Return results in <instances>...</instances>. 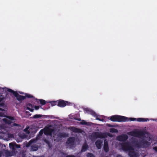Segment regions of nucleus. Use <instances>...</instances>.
I'll return each instance as SVG.
<instances>
[{"label": "nucleus", "mask_w": 157, "mask_h": 157, "mask_svg": "<svg viewBox=\"0 0 157 157\" xmlns=\"http://www.w3.org/2000/svg\"><path fill=\"white\" fill-rule=\"evenodd\" d=\"M1 101V99H0V101Z\"/></svg>", "instance_id": "45"}, {"label": "nucleus", "mask_w": 157, "mask_h": 157, "mask_svg": "<svg viewBox=\"0 0 157 157\" xmlns=\"http://www.w3.org/2000/svg\"><path fill=\"white\" fill-rule=\"evenodd\" d=\"M66 157H76V156L73 155H67Z\"/></svg>", "instance_id": "35"}, {"label": "nucleus", "mask_w": 157, "mask_h": 157, "mask_svg": "<svg viewBox=\"0 0 157 157\" xmlns=\"http://www.w3.org/2000/svg\"><path fill=\"white\" fill-rule=\"evenodd\" d=\"M92 136L95 138H102L105 137V135L104 133H100L98 132H96L92 134Z\"/></svg>", "instance_id": "8"}, {"label": "nucleus", "mask_w": 157, "mask_h": 157, "mask_svg": "<svg viewBox=\"0 0 157 157\" xmlns=\"http://www.w3.org/2000/svg\"><path fill=\"white\" fill-rule=\"evenodd\" d=\"M34 141V140H30L29 143V145H31L32 143H33Z\"/></svg>", "instance_id": "33"}, {"label": "nucleus", "mask_w": 157, "mask_h": 157, "mask_svg": "<svg viewBox=\"0 0 157 157\" xmlns=\"http://www.w3.org/2000/svg\"><path fill=\"white\" fill-rule=\"evenodd\" d=\"M14 126H17V124H16V123H14Z\"/></svg>", "instance_id": "42"}, {"label": "nucleus", "mask_w": 157, "mask_h": 157, "mask_svg": "<svg viewBox=\"0 0 157 157\" xmlns=\"http://www.w3.org/2000/svg\"><path fill=\"white\" fill-rule=\"evenodd\" d=\"M27 109L29 110L31 112L33 111V109L31 108H33V105L30 103H28L26 105Z\"/></svg>", "instance_id": "19"}, {"label": "nucleus", "mask_w": 157, "mask_h": 157, "mask_svg": "<svg viewBox=\"0 0 157 157\" xmlns=\"http://www.w3.org/2000/svg\"><path fill=\"white\" fill-rule=\"evenodd\" d=\"M3 115V114L2 113H0V116L2 117Z\"/></svg>", "instance_id": "40"}, {"label": "nucleus", "mask_w": 157, "mask_h": 157, "mask_svg": "<svg viewBox=\"0 0 157 157\" xmlns=\"http://www.w3.org/2000/svg\"><path fill=\"white\" fill-rule=\"evenodd\" d=\"M91 110H92L87 108H86L84 109L85 111H86V113L89 114L90 113V112L91 111Z\"/></svg>", "instance_id": "27"}, {"label": "nucleus", "mask_w": 157, "mask_h": 157, "mask_svg": "<svg viewBox=\"0 0 157 157\" xmlns=\"http://www.w3.org/2000/svg\"><path fill=\"white\" fill-rule=\"evenodd\" d=\"M40 107L39 106H35L34 108L36 110H38L39 108Z\"/></svg>", "instance_id": "36"}, {"label": "nucleus", "mask_w": 157, "mask_h": 157, "mask_svg": "<svg viewBox=\"0 0 157 157\" xmlns=\"http://www.w3.org/2000/svg\"><path fill=\"white\" fill-rule=\"evenodd\" d=\"M127 118L126 117L119 116L118 115H114L108 118V119L113 122H125Z\"/></svg>", "instance_id": "1"}, {"label": "nucleus", "mask_w": 157, "mask_h": 157, "mask_svg": "<svg viewBox=\"0 0 157 157\" xmlns=\"http://www.w3.org/2000/svg\"><path fill=\"white\" fill-rule=\"evenodd\" d=\"M76 120L78 121H80L81 119L80 118H78L76 119Z\"/></svg>", "instance_id": "41"}, {"label": "nucleus", "mask_w": 157, "mask_h": 157, "mask_svg": "<svg viewBox=\"0 0 157 157\" xmlns=\"http://www.w3.org/2000/svg\"><path fill=\"white\" fill-rule=\"evenodd\" d=\"M43 133V131L42 130H41L39 132V134L40 136H41Z\"/></svg>", "instance_id": "34"}, {"label": "nucleus", "mask_w": 157, "mask_h": 157, "mask_svg": "<svg viewBox=\"0 0 157 157\" xmlns=\"http://www.w3.org/2000/svg\"><path fill=\"white\" fill-rule=\"evenodd\" d=\"M71 130L73 132L75 133H81L82 132L81 130L80 129L74 127H72Z\"/></svg>", "instance_id": "17"}, {"label": "nucleus", "mask_w": 157, "mask_h": 157, "mask_svg": "<svg viewBox=\"0 0 157 157\" xmlns=\"http://www.w3.org/2000/svg\"><path fill=\"white\" fill-rule=\"evenodd\" d=\"M127 118L126 120V121H137L141 122H146L149 120L148 118H139L137 119L134 118H128L126 117Z\"/></svg>", "instance_id": "5"}, {"label": "nucleus", "mask_w": 157, "mask_h": 157, "mask_svg": "<svg viewBox=\"0 0 157 157\" xmlns=\"http://www.w3.org/2000/svg\"><path fill=\"white\" fill-rule=\"evenodd\" d=\"M53 131L54 130L53 129L48 128L44 130V133L45 134L47 133V134L49 135H51Z\"/></svg>", "instance_id": "20"}, {"label": "nucleus", "mask_w": 157, "mask_h": 157, "mask_svg": "<svg viewBox=\"0 0 157 157\" xmlns=\"http://www.w3.org/2000/svg\"><path fill=\"white\" fill-rule=\"evenodd\" d=\"M38 148V145L36 144L33 145L31 146V149L33 151L37 150Z\"/></svg>", "instance_id": "21"}, {"label": "nucleus", "mask_w": 157, "mask_h": 157, "mask_svg": "<svg viewBox=\"0 0 157 157\" xmlns=\"http://www.w3.org/2000/svg\"><path fill=\"white\" fill-rule=\"evenodd\" d=\"M75 138L74 137H70L68 139L66 144L67 145H69L71 148H72L74 147V145L75 144Z\"/></svg>", "instance_id": "7"}, {"label": "nucleus", "mask_w": 157, "mask_h": 157, "mask_svg": "<svg viewBox=\"0 0 157 157\" xmlns=\"http://www.w3.org/2000/svg\"><path fill=\"white\" fill-rule=\"evenodd\" d=\"M128 136L126 134H123L117 136V140L120 141H125L128 138Z\"/></svg>", "instance_id": "11"}, {"label": "nucleus", "mask_w": 157, "mask_h": 157, "mask_svg": "<svg viewBox=\"0 0 157 157\" xmlns=\"http://www.w3.org/2000/svg\"><path fill=\"white\" fill-rule=\"evenodd\" d=\"M107 126H108V127H114V126L113 125L110 124H107Z\"/></svg>", "instance_id": "37"}, {"label": "nucleus", "mask_w": 157, "mask_h": 157, "mask_svg": "<svg viewBox=\"0 0 157 157\" xmlns=\"http://www.w3.org/2000/svg\"><path fill=\"white\" fill-rule=\"evenodd\" d=\"M25 96L26 97V98H34V97L33 96L29 94H26Z\"/></svg>", "instance_id": "30"}, {"label": "nucleus", "mask_w": 157, "mask_h": 157, "mask_svg": "<svg viewBox=\"0 0 157 157\" xmlns=\"http://www.w3.org/2000/svg\"><path fill=\"white\" fill-rule=\"evenodd\" d=\"M11 135L13 136V135L12 134H11Z\"/></svg>", "instance_id": "46"}, {"label": "nucleus", "mask_w": 157, "mask_h": 157, "mask_svg": "<svg viewBox=\"0 0 157 157\" xmlns=\"http://www.w3.org/2000/svg\"><path fill=\"white\" fill-rule=\"evenodd\" d=\"M44 141L45 143L48 144V146H49L50 145V142L48 140L46 139H44Z\"/></svg>", "instance_id": "31"}, {"label": "nucleus", "mask_w": 157, "mask_h": 157, "mask_svg": "<svg viewBox=\"0 0 157 157\" xmlns=\"http://www.w3.org/2000/svg\"><path fill=\"white\" fill-rule=\"evenodd\" d=\"M4 105V104L3 103H1L0 104V105L1 106H3Z\"/></svg>", "instance_id": "39"}, {"label": "nucleus", "mask_w": 157, "mask_h": 157, "mask_svg": "<svg viewBox=\"0 0 157 157\" xmlns=\"http://www.w3.org/2000/svg\"><path fill=\"white\" fill-rule=\"evenodd\" d=\"M58 106L60 107H63L66 105H69L68 102L62 100H58Z\"/></svg>", "instance_id": "9"}, {"label": "nucleus", "mask_w": 157, "mask_h": 157, "mask_svg": "<svg viewBox=\"0 0 157 157\" xmlns=\"http://www.w3.org/2000/svg\"><path fill=\"white\" fill-rule=\"evenodd\" d=\"M3 121L6 123L8 124H10L12 122L9 120H8L6 118H4L3 119Z\"/></svg>", "instance_id": "23"}, {"label": "nucleus", "mask_w": 157, "mask_h": 157, "mask_svg": "<svg viewBox=\"0 0 157 157\" xmlns=\"http://www.w3.org/2000/svg\"><path fill=\"white\" fill-rule=\"evenodd\" d=\"M6 117L11 120H13L14 119V117L12 116H8Z\"/></svg>", "instance_id": "32"}, {"label": "nucleus", "mask_w": 157, "mask_h": 157, "mask_svg": "<svg viewBox=\"0 0 157 157\" xmlns=\"http://www.w3.org/2000/svg\"><path fill=\"white\" fill-rule=\"evenodd\" d=\"M90 114L92 115L94 117H96V119L100 121H104L103 119H101L100 118L101 116L98 115L94 111L91 110L90 113Z\"/></svg>", "instance_id": "12"}, {"label": "nucleus", "mask_w": 157, "mask_h": 157, "mask_svg": "<svg viewBox=\"0 0 157 157\" xmlns=\"http://www.w3.org/2000/svg\"><path fill=\"white\" fill-rule=\"evenodd\" d=\"M110 132L112 133H117L118 131L117 129L111 128L110 129Z\"/></svg>", "instance_id": "25"}, {"label": "nucleus", "mask_w": 157, "mask_h": 157, "mask_svg": "<svg viewBox=\"0 0 157 157\" xmlns=\"http://www.w3.org/2000/svg\"><path fill=\"white\" fill-rule=\"evenodd\" d=\"M128 155L130 157H138V154L134 151H129Z\"/></svg>", "instance_id": "15"}, {"label": "nucleus", "mask_w": 157, "mask_h": 157, "mask_svg": "<svg viewBox=\"0 0 157 157\" xmlns=\"http://www.w3.org/2000/svg\"><path fill=\"white\" fill-rule=\"evenodd\" d=\"M57 136L58 137L62 139L64 138L68 137L69 136V135L68 133L64 132H59L57 134Z\"/></svg>", "instance_id": "13"}, {"label": "nucleus", "mask_w": 157, "mask_h": 157, "mask_svg": "<svg viewBox=\"0 0 157 157\" xmlns=\"http://www.w3.org/2000/svg\"><path fill=\"white\" fill-rule=\"evenodd\" d=\"M6 91L13 94L16 98L17 99L18 101H21L26 98V97L24 96H22L18 94L17 91H15L10 88H6Z\"/></svg>", "instance_id": "4"}, {"label": "nucleus", "mask_w": 157, "mask_h": 157, "mask_svg": "<svg viewBox=\"0 0 157 157\" xmlns=\"http://www.w3.org/2000/svg\"><path fill=\"white\" fill-rule=\"evenodd\" d=\"M10 148L13 151L16 150V148H20V146L17 144L15 142H13L9 144Z\"/></svg>", "instance_id": "10"}, {"label": "nucleus", "mask_w": 157, "mask_h": 157, "mask_svg": "<svg viewBox=\"0 0 157 157\" xmlns=\"http://www.w3.org/2000/svg\"><path fill=\"white\" fill-rule=\"evenodd\" d=\"M86 156L87 157H94L93 154L90 153H89L87 154Z\"/></svg>", "instance_id": "29"}, {"label": "nucleus", "mask_w": 157, "mask_h": 157, "mask_svg": "<svg viewBox=\"0 0 157 157\" xmlns=\"http://www.w3.org/2000/svg\"><path fill=\"white\" fill-rule=\"evenodd\" d=\"M121 147L124 151H134L132 146L129 142H125L121 144Z\"/></svg>", "instance_id": "2"}, {"label": "nucleus", "mask_w": 157, "mask_h": 157, "mask_svg": "<svg viewBox=\"0 0 157 157\" xmlns=\"http://www.w3.org/2000/svg\"><path fill=\"white\" fill-rule=\"evenodd\" d=\"M132 133V136L139 137L143 136L146 134L145 132L143 131H134Z\"/></svg>", "instance_id": "6"}, {"label": "nucleus", "mask_w": 157, "mask_h": 157, "mask_svg": "<svg viewBox=\"0 0 157 157\" xmlns=\"http://www.w3.org/2000/svg\"><path fill=\"white\" fill-rule=\"evenodd\" d=\"M102 143V141L100 140H97L96 141L95 144L98 149H99L101 148Z\"/></svg>", "instance_id": "14"}, {"label": "nucleus", "mask_w": 157, "mask_h": 157, "mask_svg": "<svg viewBox=\"0 0 157 157\" xmlns=\"http://www.w3.org/2000/svg\"><path fill=\"white\" fill-rule=\"evenodd\" d=\"M153 149H154L157 152V147H155L153 148Z\"/></svg>", "instance_id": "38"}, {"label": "nucleus", "mask_w": 157, "mask_h": 157, "mask_svg": "<svg viewBox=\"0 0 157 157\" xmlns=\"http://www.w3.org/2000/svg\"><path fill=\"white\" fill-rule=\"evenodd\" d=\"M51 103L52 106H54L56 105L58 106V100L56 101H52L50 102Z\"/></svg>", "instance_id": "24"}, {"label": "nucleus", "mask_w": 157, "mask_h": 157, "mask_svg": "<svg viewBox=\"0 0 157 157\" xmlns=\"http://www.w3.org/2000/svg\"><path fill=\"white\" fill-rule=\"evenodd\" d=\"M89 148V147L87 144L86 143L85 144L83 145L82 146V149L81 150V152H85Z\"/></svg>", "instance_id": "18"}, {"label": "nucleus", "mask_w": 157, "mask_h": 157, "mask_svg": "<svg viewBox=\"0 0 157 157\" xmlns=\"http://www.w3.org/2000/svg\"><path fill=\"white\" fill-rule=\"evenodd\" d=\"M20 93L21 94H23V93L22 92H20Z\"/></svg>", "instance_id": "44"}, {"label": "nucleus", "mask_w": 157, "mask_h": 157, "mask_svg": "<svg viewBox=\"0 0 157 157\" xmlns=\"http://www.w3.org/2000/svg\"><path fill=\"white\" fill-rule=\"evenodd\" d=\"M43 115L40 114H36L33 116V118L34 119H37L41 118Z\"/></svg>", "instance_id": "26"}, {"label": "nucleus", "mask_w": 157, "mask_h": 157, "mask_svg": "<svg viewBox=\"0 0 157 157\" xmlns=\"http://www.w3.org/2000/svg\"><path fill=\"white\" fill-rule=\"evenodd\" d=\"M80 124L82 125H87V123L86 122L85 120H82L81 122H80Z\"/></svg>", "instance_id": "28"}, {"label": "nucleus", "mask_w": 157, "mask_h": 157, "mask_svg": "<svg viewBox=\"0 0 157 157\" xmlns=\"http://www.w3.org/2000/svg\"><path fill=\"white\" fill-rule=\"evenodd\" d=\"M103 149L106 152H107L109 151V147L107 142H104Z\"/></svg>", "instance_id": "16"}, {"label": "nucleus", "mask_w": 157, "mask_h": 157, "mask_svg": "<svg viewBox=\"0 0 157 157\" xmlns=\"http://www.w3.org/2000/svg\"><path fill=\"white\" fill-rule=\"evenodd\" d=\"M3 110H4L3 109L0 108V110L3 111Z\"/></svg>", "instance_id": "43"}, {"label": "nucleus", "mask_w": 157, "mask_h": 157, "mask_svg": "<svg viewBox=\"0 0 157 157\" xmlns=\"http://www.w3.org/2000/svg\"><path fill=\"white\" fill-rule=\"evenodd\" d=\"M36 100H37L36 101L37 102H38L39 101H40V104L42 105H44L46 103V101L43 99L38 100L36 99Z\"/></svg>", "instance_id": "22"}, {"label": "nucleus", "mask_w": 157, "mask_h": 157, "mask_svg": "<svg viewBox=\"0 0 157 157\" xmlns=\"http://www.w3.org/2000/svg\"><path fill=\"white\" fill-rule=\"evenodd\" d=\"M150 145V143L146 140H140L135 143L136 146L139 148H144Z\"/></svg>", "instance_id": "3"}]
</instances>
